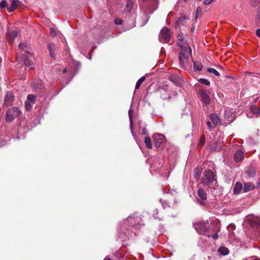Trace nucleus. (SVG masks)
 <instances>
[{"label": "nucleus", "instance_id": "obj_1", "mask_svg": "<svg viewBox=\"0 0 260 260\" xmlns=\"http://www.w3.org/2000/svg\"><path fill=\"white\" fill-rule=\"evenodd\" d=\"M142 220L140 217L131 215L124 221V224L121 228V232L118 234V238L121 241H126L132 237V234L135 235L137 233L138 230L141 225Z\"/></svg>", "mask_w": 260, "mask_h": 260}, {"label": "nucleus", "instance_id": "obj_2", "mask_svg": "<svg viewBox=\"0 0 260 260\" xmlns=\"http://www.w3.org/2000/svg\"><path fill=\"white\" fill-rule=\"evenodd\" d=\"M177 38L180 42L177 43V45L181 49L179 57V62L181 67L185 69L190 64L189 59L192 56L191 49L189 46L185 44L182 32L178 33Z\"/></svg>", "mask_w": 260, "mask_h": 260}, {"label": "nucleus", "instance_id": "obj_3", "mask_svg": "<svg viewBox=\"0 0 260 260\" xmlns=\"http://www.w3.org/2000/svg\"><path fill=\"white\" fill-rule=\"evenodd\" d=\"M19 48L23 50V52L18 54L16 57L17 61L18 63L25 65L26 67L29 68L30 69L33 68L34 62L32 61L33 57L31 54L27 51L24 50L26 47L23 43L19 44Z\"/></svg>", "mask_w": 260, "mask_h": 260}, {"label": "nucleus", "instance_id": "obj_4", "mask_svg": "<svg viewBox=\"0 0 260 260\" xmlns=\"http://www.w3.org/2000/svg\"><path fill=\"white\" fill-rule=\"evenodd\" d=\"M216 175L214 172L208 170L205 171L202 179V182L208 186V188L212 192H213L217 186Z\"/></svg>", "mask_w": 260, "mask_h": 260}, {"label": "nucleus", "instance_id": "obj_5", "mask_svg": "<svg viewBox=\"0 0 260 260\" xmlns=\"http://www.w3.org/2000/svg\"><path fill=\"white\" fill-rule=\"evenodd\" d=\"M159 41L162 43H168L171 40V33L169 29L167 27H163L159 35Z\"/></svg>", "mask_w": 260, "mask_h": 260}, {"label": "nucleus", "instance_id": "obj_6", "mask_svg": "<svg viewBox=\"0 0 260 260\" xmlns=\"http://www.w3.org/2000/svg\"><path fill=\"white\" fill-rule=\"evenodd\" d=\"M21 113L20 110L17 107H12L6 112V121L10 122L14 120Z\"/></svg>", "mask_w": 260, "mask_h": 260}, {"label": "nucleus", "instance_id": "obj_7", "mask_svg": "<svg viewBox=\"0 0 260 260\" xmlns=\"http://www.w3.org/2000/svg\"><path fill=\"white\" fill-rule=\"evenodd\" d=\"M197 194L198 196L196 198L197 203L201 206L206 205L207 196L205 190L202 188H200L198 190Z\"/></svg>", "mask_w": 260, "mask_h": 260}, {"label": "nucleus", "instance_id": "obj_8", "mask_svg": "<svg viewBox=\"0 0 260 260\" xmlns=\"http://www.w3.org/2000/svg\"><path fill=\"white\" fill-rule=\"evenodd\" d=\"M207 224H208V223H206L204 221H200L194 223L193 226L198 233L203 234L208 230Z\"/></svg>", "mask_w": 260, "mask_h": 260}, {"label": "nucleus", "instance_id": "obj_9", "mask_svg": "<svg viewBox=\"0 0 260 260\" xmlns=\"http://www.w3.org/2000/svg\"><path fill=\"white\" fill-rule=\"evenodd\" d=\"M198 94L205 105L208 106L210 104V97L205 91L200 90L199 91Z\"/></svg>", "mask_w": 260, "mask_h": 260}, {"label": "nucleus", "instance_id": "obj_10", "mask_svg": "<svg viewBox=\"0 0 260 260\" xmlns=\"http://www.w3.org/2000/svg\"><path fill=\"white\" fill-rule=\"evenodd\" d=\"M19 34V31L17 29L13 30H8L7 31V40L10 44H12L14 39L17 37Z\"/></svg>", "mask_w": 260, "mask_h": 260}, {"label": "nucleus", "instance_id": "obj_11", "mask_svg": "<svg viewBox=\"0 0 260 260\" xmlns=\"http://www.w3.org/2000/svg\"><path fill=\"white\" fill-rule=\"evenodd\" d=\"M153 139L155 145L158 147L164 142L165 137L162 134H155L153 135Z\"/></svg>", "mask_w": 260, "mask_h": 260}, {"label": "nucleus", "instance_id": "obj_12", "mask_svg": "<svg viewBox=\"0 0 260 260\" xmlns=\"http://www.w3.org/2000/svg\"><path fill=\"white\" fill-rule=\"evenodd\" d=\"M224 118L225 119L228 120L229 122L233 121L234 118V114L232 109L230 108H227L224 110Z\"/></svg>", "mask_w": 260, "mask_h": 260}, {"label": "nucleus", "instance_id": "obj_13", "mask_svg": "<svg viewBox=\"0 0 260 260\" xmlns=\"http://www.w3.org/2000/svg\"><path fill=\"white\" fill-rule=\"evenodd\" d=\"M31 86L34 89L37 90L39 89L42 88L44 87V83L41 80L39 79H36L32 83Z\"/></svg>", "mask_w": 260, "mask_h": 260}, {"label": "nucleus", "instance_id": "obj_14", "mask_svg": "<svg viewBox=\"0 0 260 260\" xmlns=\"http://www.w3.org/2000/svg\"><path fill=\"white\" fill-rule=\"evenodd\" d=\"M14 96L10 92L7 93L5 96L4 104L6 106H11L13 102Z\"/></svg>", "mask_w": 260, "mask_h": 260}, {"label": "nucleus", "instance_id": "obj_15", "mask_svg": "<svg viewBox=\"0 0 260 260\" xmlns=\"http://www.w3.org/2000/svg\"><path fill=\"white\" fill-rule=\"evenodd\" d=\"M244 158V152L241 150H238L236 151L234 159L235 161L239 162Z\"/></svg>", "mask_w": 260, "mask_h": 260}, {"label": "nucleus", "instance_id": "obj_16", "mask_svg": "<svg viewBox=\"0 0 260 260\" xmlns=\"http://www.w3.org/2000/svg\"><path fill=\"white\" fill-rule=\"evenodd\" d=\"M243 187V192H248L254 188V185L250 182L245 183Z\"/></svg>", "mask_w": 260, "mask_h": 260}, {"label": "nucleus", "instance_id": "obj_17", "mask_svg": "<svg viewBox=\"0 0 260 260\" xmlns=\"http://www.w3.org/2000/svg\"><path fill=\"white\" fill-rule=\"evenodd\" d=\"M133 2L132 0H127L126 2V6L124 9L125 12H129L133 7Z\"/></svg>", "mask_w": 260, "mask_h": 260}, {"label": "nucleus", "instance_id": "obj_18", "mask_svg": "<svg viewBox=\"0 0 260 260\" xmlns=\"http://www.w3.org/2000/svg\"><path fill=\"white\" fill-rule=\"evenodd\" d=\"M210 119L215 125H217L220 122L219 118L216 114H212L210 115Z\"/></svg>", "mask_w": 260, "mask_h": 260}, {"label": "nucleus", "instance_id": "obj_19", "mask_svg": "<svg viewBox=\"0 0 260 260\" xmlns=\"http://www.w3.org/2000/svg\"><path fill=\"white\" fill-rule=\"evenodd\" d=\"M243 186L241 183L237 182L234 188V193L235 194H238L243 189Z\"/></svg>", "mask_w": 260, "mask_h": 260}, {"label": "nucleus", "instance_id": "obj_20", "mask_svg": "<svg viewBox=\"0 0 260 260\" xmlns=\"http://www.w3.org/2000/svg\"><path fill=\"white\" fill-rule=\"evenodd\" d=\"M18 0H12L11 4V7H8V10L9 12H12L16 9L17 7V2Z\"/></svg>", "mask_w": 260, "mask_h": 260}, {"label": "nucleus", "instance_id": "obj_21", "mask_svg": "<svg viewBox=\"0 0 260 260\" xmlns=\"http://www.w3.org/2000/svg\"><path fill=\"white\" fill-rule=\"evenodd\" d=\"M55 45L53 43H50L48 44V49L50 52V56L52 58L55 57V53L54 52Z\"/></svg>", "mask_w": 260, "mask_h": 260}, {"label": "nucleus", "instance_id": "obj_22", "mask_svg": "<svg viewBox=\"0 0 260 260\" xmlns=\"http://www.w3.org/2000/svg\"><path fill=\"white\" fill-rule=\"evenodd\" d=\"M144 143H145L146 146L148 148L151 149L152 148V144L151 140L150 137L147 136V137H145V140H144Z\"/></svg>", "mask_w": 260, "mask_h": 260}, {"label": "nucleus", "instance_id": "obj_23", "mask_svg": "<svg viewBox=\"0 0 260 260\" xmlns=\"http://www.w3.org/2000/svg\"><path fill=\"white\" fill-rule=\"evenodd\" d=\"M203 68V65L201 62H194L193 63V69L195 72L200 71Z\"/></svg>", "mask_w": 260, "mask_h": 260}, {"label": "nucleus", "instance_id": "obj_24", "mask_svg": "<svg viewBox=\"0 0 260 260\" xmlns=\"http://www.w3.org/2000/svg\"><path fill=\"white\" fill-rule=\"evenodd\" d=\"M250 109L253 114L257 115L260 114V108L257 107L256 105H252L250 107Z\"/></svg>", "mask_w": 260, "mask_h": 260}, {"label": "nucleus", "instance_id": "obj_25", "mask_svg": "<svg viewBox=\"0 0 260 260\" xmlns=\"http://www.w3.org/2000/svg\"><path fill=\"white\" fill-rule=\"evenodd\" d=\"M218 251L223 255H228L229 253L228 248L225 247H221L219 248Z\"/></svg>", "mask_w": 260, "mask_h": 260}, {"label": "nucleus", "instance_id": "obj_26", "mask_svg": "<svg viewBox=\"0 0 260 260\" xmlns=\"http://www.w3.org/2000/svg\"><path fill=\"white\" fill-rule=\"evenodd\" d=\"M246 172L251 177H253L255 175V170L252 167L248 168Z\"/></svg>", "mask_w": 260, "mask_h": 260}, {"label": "nucleus", "instance_id": "obj_27", "mask_svg": "<svg viewBox=\"0 0 260 260\" xmlns=\"http://www.w3.org/2000/svg\"><path fill=\"white\" fill-rule=\"evenodd\" d=\"M145 80V76H143L141 78H140L137 82L135 86L136 89H138L140 86H141L142 82Z\"/></svg>", "mask_w": 260, "mask_h": 260}, {"label": "nucleus", "instance_id": "obj_28", "mask_svg": "<svg viewBox=\"0 0 260 260\" xmlns=\"http://www.w3.org/2000/svg\"><path fill=\"white\" fill-rule=\"evenodd\" d=\"M36 100V96L34 95L33 94H28L27 96V101L31 103L32 104L35 103V101Z\"/></svg>", "mask_w": 260, "mask_h": 260}, {"label": "nucleus", "instance_id": "obj_29", "mask_svg": "<svg viewBox=\"0 0 260 260\" xmlns=\"http://www.w3.org/2000/svg\"><path fill=\"white\" fill-rule=\"evenodd\" d=\"M199 82L203 84H205L208 86L210 85V81L207 79L204 78H200L199 80Z\"/></svg>", "mask_w": 260, "mask_h": 260}, {"label": "nucleus", "instance_id": "obj_30", "mask_svg": "<svg viewBox=\"0 0 260 260\" xmlns=\"http://www.w3.org/2000/svg\"><path fill=\"white\" fill-rule=\"evenodd\" d=\"M207 71L209 72V73L214 74L216 76H220L219 73L217 71H216L215 69H213V68H208L207 69Z\"/></svg>", "mask_w": 260, "mask_h": 260}, {"label": "nucleus", "instance_id": "obj_31", "mask_svg": "<svg viewBox=\"0 0 260 260\" xmlns=\"http://www.w3.org/2000/svg\"><path fill=\"white\" fill-rule=\"evenodd\" d=\"M31 104H32L31 103L28 102L27 101L25 102V109L26 110L29 111L31 109V108H32Z\"/></svg>", "mask_w": 260, "mask_h": 260}, {"label": "nucleus", "instance_id": "obj_32", "mask_svg": "<svg viewBox=\"0 0 260 260\" xmlns=\"http://www.w3.org/2000/svg\"><path fill=\"white\" fill-rule=\"evenodd\" d=\"M260 3V0H250V5L255 7Z\"/></svg>", "mask_w": 260, "mask_h": 260}, {"label": "nucleus", "instance_id": "obj_33", "mask_svg": "<svg viewBox=\"0 0 260 260\" xmlns=\"http://www.w3.org/2000/svg\"><path fill=\"white\" fill-rule=\"evenodd\" d=\"M8 4L6 0H3L0 3V9H3L7 7Z\"/></svg>", "mask_w": 260, "mask_h": 260}, {"label": "nucleus", "instance_id": "obj_34", "mask_svg": "<svg viewBox=\"0 0 260 260\" xmlns=\"http://www.w3.org/2000/svg\"><path fill=\"white\" fill-rule=\"evenodd\" d=\"M205 136H202L201 137V138H200V141H199V145L202 146L203 145H204V144L205 143Z\"/></svg>", "mask_w": 260, "mask_h": 260}, {"label": "nucleus", "instance_id": "obj_35", "mask_svg": "<svg viewBox=\"0 0 260 260\" xmlns=\"http://www.w3.org/2000/svg\"><path fill=\"white\" fill-rule=\"evenodd\" d=\"M144 2H149L153 5H157L158 0H142Z\"/></svg>", "mask_w": 260, "mask_h": 260}, {"label": "nucleus", "instance_id": "obj_36", "mask_svg": "<svg viewBox=\"0 0 260 260\" xmlns=\"http://www.w3.org/2000/svg\"><path fill=\"white\" fill-rule=\"evenodd\" d=\"M201 11H202V9L200 7H197V8L196 9V19L198 18L199 15H200V14L201 12Z\"/></svg>", "mask_w": 260, "mask_h": 260}, {"label": "nucleus", "instance_id": "obj_37", "mask_svg": "<svg viewBox=\"0 0 260 260\" xmlns=\"http://www.w3.org/2000/svg\"><path fill=\"white\" fill-rule=\"evenodd\" d=\"M115 256L119 259V260H122L123 258V255L119 252H116L115 253Z\"/></svg>", "mask_w": 260, "mask_h": 260}, {"label": "nucleus", "instance_id": "obj_38", "mask_svg": "<svg viewBox=\"0 0 260 260\" xmlns=\"http://www.w3.org/2000/svg\"><path fill=\"white\" fill-rule=\"evenodd\" d=\"M256 22L257 23H260V10L257 12L256 16Z\"/></svg>", "mask_w": 260, "mask_h": 260}, {"label": "nucleus", "instance_id": "obj_39", "mask_svg": "<svg viewBox=\"0 0 260 260\" xmlns=\"http://www.w3.org/2000/svg\"><path fill=\"white\" fill-rule=\"evenodd\" d=\"M115 23L117 25L121 24L122 23V20L120 18H116L115 19Z\"/></svg>", "mask_w": 260, "mask_h": 260}, {"label": "nucleus", "instance_id": "obj_40", "mask_svg": "<svg viewBox=\"0 0 260 260\" xmlns=\"http://www.w3.org/2000/svg\"><path fill=\"white\" fill-rule=\"evenodd\" d=\"M160 201L161 202L162 207L164 209L169 207V204L166 202V201H165L164 202H162L161 200H160Z\"/></svg>", "mask_w": 260, "mask_h": 260}, {"label": "nucleus", "instance_id": "obj_41", "mask_svg": "<svg viewBox=\"0 0 260 260\" xmlns=\"http://www.w3.org/2000/svg\"><path fill=\"white\" fill-rule=\"evenodd\" d=\"M208 237H211L212 238H213L215 240H216L218 239V234H217V232H216V233H215V234L212 235V236H210V235H208Z\"/></svg>", "mask_w": 260, "mask_h": 260}, {"label": "nucleus", "instance_id": "obj_42", "mask_svg": "<svg viewBox=\"0 0 260 260\" xmlns=\"http://www.w3.org/2000/svg\"><path fill=\"white\" fill-rule=\"evenodd\" d=\"M50 31L52 36H55L56 34V32H55V30L53 28H50Z\"/></svg>", "mask_w": 260, "mask_h": 260}, {"label": "nucleus", "instance_id": "obj_43", "mask_svg": "<svg viewBox=\"0 0 260 260\" xmlns=\"http://www.w3.org/2000/svg\"><path fill=\"white\" fill-rule=\"evenodd\" d=\"M131 110H129L128 111V114H129V119H130V122H131V128L132 129V133H133V130H132V125H133V123H132V117L130 115V113H131Z\"/></svg>", "mask_w": 260, "mask_h": 260}, {"label": "nucleus", "instance_id": "obj_44", "mask_svg": "<svg viewBox=\"0 0 260 260\" xmlns=\"http://www.w3.org/2000/svg\"><path fill=\"white\" fill-rule=\"evenodd\" d=\"M154 214H153V216H154V218H155V219H160V218L157 217L156 216L155 214H158V211L157 209H156L154 211Z\"/></svg>", "mask_w": 260, "mask_h": 260}, {"label": "nucleus", "instance_id": "obj_45", "mask_svg": "<svg viewBox=\"0 0 260 260\" xmlns=\"http://www.w3.org/2000/svg\"><path fill=\"white\" fill-rule=\"evenodd\" d=\"M207 125L208 127L210 129L214 128L212 126L211 123L209 121L207 122Z\"/></svg>", "mask_w": 260, "mask_h": 260}, {"label": "nucleus", "instance_id": "obj_46", "mask_svg": "<svg viewBox=\"0 0 260 260\" xmlns=\"http://www.w3.org/2000/svg\"><path fill=\"white\" fill-rule=\"evenodd\" d=\"M200 175V173L198 172L197 170L194 171V176L196 178L199 177Z\"/></svg>", "mask_w": 260, "mask_h": 260}, {"label": "nucleus", "instance_id": "obj_47", "mask_svg": "<svg viewBox=\"0 0 260 260\" xmlns=\"http://www.w3.org/2000/svg\"><path fill=\"white\" fill-rule=\"evenodd\" d=\"M256 35L257 37H260V28L256 30Z\"/></svg>", "mask_w": 260, "mask_h": 260}, {"label": "nucleus", "instance_id": "obj_48", "mask_svg": "<svg viewBox=\"0 0 260 260\" xmlns=\"http://www.w3.org/2000/svg\"><path fill=\"white\" fill-rule=\"evenodd\" d=\"M142 134H143V135H146V129H145V128H144L143 129V131H142Z\"/></svg>", "mask_w": 260, "mask_h": 260}, {"label": "nucleus", "instance_id": "obj_49", "mask_svg": "<svg viewBox=\"0 0 260 260\" xmlns=\"http://www.w3.org/2000/svg\"><path fill=\"white\" fill-rule=\"evenodd\" d=\"M256 224H257V226L258 228H260V220L257 221Z\"/></svg>", "mask_w": 260, "mask_h": 260}, {"label": "nucleus", "instance_id": "obj_50", "mask_svg": "<svg viewBox=\"0 0 260 260\" xmlns=\"http://www.w3.org/2000/svg\"><path fill=\"white\" fill-rule=\"evenodd\" d=\"M104 260H112L111 258H110L108 256H107Z\"/></svg>", "mask_w": 260, "mask_h": 260}, {"label": "nucleus", "instance_id": "obj_51", "mask_svg": "<svg viewBox=\"0 0 260 260\" xmlns=\"http://www.w3.org/2000/svg\"><path fill=\"white\" fill-rule=\"evenodd\" d=\"M185 19L184 17L183 18H180L179 19V22H181L182 21L183 19Z\"/></svg>", "mask_w": 260, "mask_h": 260}, {"label": "nucleus", "instance_id": "obj_52", "mask_svg": "<svg viewBox=\"0 0 260 260\" xmlns=\"http://www.w3.org/2000/svg\"><path fill=\"white\" fill-rule=\"evenodd\" d=\"M63 73H66L67 72L66 69H63Z\"/></svg>", "mask_w": 260, "mask_h": 260}, {"label": "nucleus", "instance_id": "obj_53", "mask_svg": "<svg viewBox=\"0 0 260 260\" xmlns=\"http://www.w3.org/2000/svg\"><path fill=\"white\" fill-rule=\"evenodd\" d=\"M94 48H92V49L90 50V52H91L92 50H93Z\"/></svg>", "mask_w": 260, "mask_h": 260}, {"label": "nucleus", "instance_id": "obj_54", "mask_svg": "<svg viewBox=\"0 0 260 260\" xmlns=\"http://www.w3.org/2000/svg\"><path fill=\"white\" fill-rule=\"evenodd\" d=\"M257 100V99H256L255 100V102H256Z\"/></svg>", "mask_w": 260, "mask_h": 260}]
</instances>
